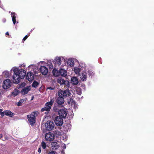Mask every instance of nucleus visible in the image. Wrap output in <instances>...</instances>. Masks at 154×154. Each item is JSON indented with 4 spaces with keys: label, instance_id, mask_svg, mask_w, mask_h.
<instances>
[{
    "label": "nucleus",
    "instance_id": "1",
    "mask_svg": "<svg viewBox=\"0 0 154 154\" xmlns=\"http://www.w3.org/2000/svg\"><path fill=\"white\" fill-rule=\"evenodd\" d=\"M11 71H13L14 75L21 74L22 75V78H24L26 74V71L23 69H19L17 67H13L11 69Z\"/></svg>",
    "mask_w": 154,
    "mask_h": 154
},
{
    "label": "nucleus",
    "instance_id": "2",
    "mask_svg": "<svg viewBox=\"0 0 154 154\" xmlns=\"http://www.w3.org/2000/svg\"><path fill=\"white\" fill-rule=\"evenodd\" d=\"M38 113V112H34L30 115L27 116L28 121L32 125H33L35 122V117L37 116Z\"/></svg>",
    "mask_w": 154,
    "mask_h": 154
},
{
    "label": "nucleus",
    "instance_id": "3",
    "mask_svg": "<svg viewBox=\"0 0 154 154\" xmlns=\"http://www.w3.org/2000/svg\"><path fill=\"white\" fill-rule=\"evenodd\" d=\"M67 60V58L65 57H56L54 60V63L56 65H57L58 66H63V65L62 64V62L63 61H65Z\"/></svg>",
    "mask_w": 154,
    "mask_h": 154
},
{
    "label": "nucleus",
    "instance_id": "4",
    "mask_svg": "<svg viewBox=\"0 0 154 154\" xmlns=\"http://www.w3.org/2000/svg\"><path fill=\"white\" fill-rule=\"evenodd\" d=\"M70 94V91L68 89H66L63 91L60 90L58 91L59 96H61L63 97L69 96Z\"/></svg>",
    "mask_w": 154,
    "mask_h": 154
},
{
    "label": "nucleus",
    "instance_id": "5",
    "mask_svg": "<svg viewBox=\"0 0 154 154\" xmlns=\"http://www.w3.org/2000/svg\"><path fill=\"white\" fill-rule=\"evenodd\" d=\"M54 124L52 121H48L45 125L46 129L48 131H51L54 128Z\"/></svg>",
    "mask_w": 154,
    "mask_h": 154
},
{
    "label": "nucleus",
    "instance_id": "6",
    "mask_svg": "<svg viewBox=\"0 0 154 154\" xmlns=\"http://www.w3.org/2000/svg\"><path fill=\"white\" fill-rule=\"evenodd\" d=\"M54 134L50 132L46 133L45 135L46 140L49 142L52 141L54 140Z\"/></svg>",
    "mask_w": 154,
    "mask_h": 154
},
{
    "label": "nucleus",
    "instance_id": "7",
    "mask_svg": "<svg viewBox=\"0 0 154 154\" xmlns=\"http://www.w3.org/2000/svg\"><path fill=\"white\" fill-rule=\"evenodd\" d=\"M12 83L11 80L9 79H7L4 81L3 83V88L5 89L9 88Z\"/></svg>",
    "mask_w": 154,
    "mask_h": 154
},
{
    "label": "nucleus",
    "instance_id": "8",
    "mask_svg": "<svg viewBox=\"0 0 154 154\" xmlns=\"http://www.w3.org/2000/svg\"><path fill=\"white\" fill-rule=\"evenodd\" d=\"M20 74L14 75L12 77L13 81L14 83L18 84L19 83L22 78V75H20Z\"/></svg>",
    "mask_w": 154,
    "mask_h": 154
},
{
    "label": "nucleus",
    "instance_id": "9",
    "mask_svg": "<svg viewBox=\"0 0 154 154\" xmlns=\"http://www.w3.org/2000/svg\"><path fill=\"white\" fill-rule=\"evenodd\" d=\"M57 82L60 85H64L66 86L69 87V83L67 80H65L61 78H59L57 79Z\"/></svg>",
    "mask_w": 154,
    "mask_h": 154
},
{
    "label": "nucleus",
    "instance_id": "10",
    "mask_svg": "<svg viewBox=\"0 0 154 154\" xmlns=\"http://www.w3.org/2000/svg\"><path fill=\"white\" fill-rule=\"evenodd\" d=\"M87 71H83L81 72L79 75V76L82 81H85L87 80Z\"/></svg>",
    "mask_w": 154,
    "mask_h": 154
},
{
    "label": "nucleus",
    "instance_id": "11",
    "mask_svg": "<svg viewBox=\"0 0 154 154\" xmlns=\"http://www.w3.org/2000/svg\"><path fill=\"white\" fill-rule=\"evenodd\" d=\"M58 114L60 117L65 118L66 116L67 113L66 109H62L58 111Z\"/></svg>",
    "mask_w": 154,
    "mask_h": 154
},
{
    "label": "nucleus",
    "instance_id": "12",
    "mask_svg": "<svg viewBox=\"0 0 154 154\" xmlns=\"http://www.w3.org/2000/svg\"><path fill=\"white\" fill-rule=\"evenodd\" d=\"M55 122L57 126H61L63 123V120L62 118L59 116L57 117L55 120Z\"/></svg>",
    "mask_w": 154,
    "mask_h": 154
},
{
    "label": "nucleus",
    "instance_id": "13",
    "mask_svg": "<svg viewBox=\"0 0 154 154\" xmlns=\"http://www.w3.org/2000/svg\"><path fill=\"white\" fill-rule=\"evenodd\" d=\"M26 78L29 81H32L34 79V75L31 72H29L27 73Z\"/></svg>",
    "mask_w": 154,
    "mask_h": 154
},
{
    "label": "nucleus",
    "instance_id": "14",
    "mask_svg": "<svg viewBox=\"0 0 154 154\" xmlns=\"http://www.w3.org/2000/svg\"><path fill=\"white\" fill-rule=\"evenodd\" d=\"M39 70L44 75H46L48 72V68L45 66H41L39 68Z\"/></svg>",
    "mask_w": 154,
    "mask_h": 154
},
{
    "label": "nucleus",
    "instance_id": "15",
    "mask_svg": "<svg viewBox=\"0 0 154 154\" xmlns=\"http://www.w3.org/2000/svg\"><path fill=\"white\" fill-rule=\"evenodd\" d=\"M66 63L67 66L69 67H72L74 64V59L72 58L68 59Z\"/></svg>",
    "mask_w": 154,
    "mask_h": 154
},
{
    "label": "nucleus",
    "instance_id": "16",
    "mask_svg": "<svg viewBox=\"0 0 154 154\" xmlns=\"http://www.w3.org/2000/svg\"><path fill=\"white\" fill-rule=\"evenodd\" d=\"M51 106L52 105H51L50 104L47 102L46 103L45 106L42 109L41 111L43 112L45 111H49L51 108Z\"/></svg>",
    "mask_w": 154,
    "mask_h": 154
},
{
    "label": "nucleus",
    "instance_id": "17",
    "mask_svg": "<svg viewBox=\"0 0 154 154\" xmlns=\"http://www.w3.org/2000/svg\"><path fill=\"white\" fill-rule=\"evenodd\" d=\"M30 86H28L23 88L21 91L22 94L25 95L27 94L30 90Z\"/></svg>",
    "mask_w": 154,
    "mask_h": 154
},
{
    "label": "nucleus",
    "instance_id": "18",
    "mask_svg": "<svg viewBox=\"0 0 154 154\" xmlns=\"http://www.w3.org/2000/svg\"><path fill=\"white\" fill-rule=\"evenodd\" d=\"M79 66L81 68V70L82 71H87V68L85 63H80L79 64Z\"/></svg>",
    "mask_w": 154,
    "mask_h": 154
},
{
    "label": "nucleus",
    "instance_id": "19",
    "mask_svg": "<svg viewBox=\"0 0 154 154\" xmlns=\"http://www.w3.org/2000/svg\"><path fill=\"white\" fill-rule=\"evenodd\" d=\"M57 103L59 105L62 104L64 102V98L61 96H59L57 100Z\"/></svg>",
    "mask_w": 154,
    "mask_h": 154
},
{
    "label": "nucleus",
    "instance_id": "20",
    "mask_svg": "<svg viewBox=\"0 0 154 154\" xmlns=\"http://www.w3.org/2000/svg\"><path fill=\"white\" fill-rule=\"evenodd\" d=\"M71 82L72 84L76 85L78 83L79 81L76 77H73L71 78Z\"/></svg>",
    "mask_w": 154,
    "mask_h": 154
},
{
    "label": "nucleus",
    "instance_id": "21",
    "mask_svg": "<svg viewBox=\"0 0 154 154\" xmlns=\"http://www.w3.org/2000/svg\"><path fill=\"white\" fill-rule=\"evenodd\" d=\"M60 75L63 76H65L66 75L67 71L63 69H61L59 70Z\"/></svg>",
    "mask_w": 154,
    "mask_h": 154
},
{
    "label": "nucleus",
    "instance_id": "22",
    "mask_svg": "<svg viewBox=\"0 0 154 154\" xmlns=\"http://www.w3.org/2000/svg\"><path fill=\"white\" fill-rule=\"evenodd\" d=\"M4 116L6 115L7 116H8L10 117H12L14 115V114L11 111L9 110L4 111Z\"/></svg>",
    "mask_w": 154,
    "mask_h": 154
},
{
    "label": "nucleus",
    "instance_id": "23",
    "mask_svg": "<svg viewBox=\"0 0 154 154\" xmlns=\"http://www.w3.org/2000/svg\"><path fill=\"white\" fill-rule=\"evenodd\" d=\"M11 17L12 18V20L14 24L16 23V18L17 14L14 12H12L11 13Z\"/></svg>",
    "mask_w": 154,
    "mask_h": 154
},
{
    "label": "nucleus",
    "instance_id": "24",
    "mask_svg": "<svg viewBox=\"0 0 154 154\" xmlns=\"http://www.w3.org/2000/svg\"><path fill=\"white\" fill-rule=\"evenodd\" d=\"M81 70V68L78 66H75L74 68V71L75 72V73L76 74H80V72Z\"/></svg>",
    "mask_w": 154,
    "mask_h": 154
},
{
    "label": "nucleus",
    "instance_id": "25",
    "mask_svg": "<svg viewBox=\"0 0 154 154\" xmlns=\"http://www.w3.org/2000/svg\"><path fill=\"white\" fill-rule=\"evenodd\" d=\"M11 75V72L8 71H5L3 72L2 75L6 78H8Z\"/></svg>",
    "mask_w": 154,
    "mask_h": 154
},
{
    "label": "nucleus",
    "instance_id": "26",
    "mask_svg": "<svg viewBox=\"0 0 154 154\" xmlns=\"http://www.w3.org/2000/svg\"><path fill=\"white\" fill-rule=\"evenodd\" d=\"M63 132L59 131H55L54 133L57 137H60L63 134Z\"/></svg>",
    "mask_w": 154,
    "mask_h": 154
},
{
    "label": "nucleus",
    "instance_id": "27",
    "mask_svg": "<svg viewBox=\"0 0 154 154\" xmlns=\"http://www.w3.org/2000/svg\"><path fill=\"white\" fill-rule=\"evenodd\" d=\"M52 72L53 75L55 76H58L60 75L59 71H58L56 69H53Z\"/></svg>",
    "mask_w": 154,
    "mask_h": 154
},
{
    "label": "nucleus",
    "instance_id": "28",
    "mask_svg": "<svg viewBox=\"0 0 154 154\" xmlns=\"http://www.w3.org/2000/svg\"><path fill=\"white\" fill-rule=\"evenodd\" d=\"M39 84V83L38 82L36 81H34L32 84V86L33 88H36L38 87Z\"/></svg>",
    "mask_w": 154,
    "mask_h": 154
},
{
    "label": "nucleus",
    "instance_id": "29",
    "mask_svg": "<svg viewBox=\"0 0 154 154\" xmlns=\"http://www.w3.org/2000/svg\"><path fill=\"white\" fill-rule=\"evenodd\" d=\"M20 93V91L17 89H15L14 91L12 92V94L14 96L17 95Z\"/></svg>",
    "mask_w": 154,
    "mask_h": 154
},
{
    "label": "nucleus",
    "instance_id": "30",
    "mask_svg": "<svg viewBox=\"0 0 154 154\" xmlns=\"http://www.w3.org/2000/svg\"><path fill=\"white\" fill-rule=\"evenodd\" d=\"M68 103L69 104L71 105H75V102L72 99L70 98L68 101Z\"/></svg>",
    "mask_w": 154,
    "mask_h": 154
},
{
    "label": "nucleus",
    "instance_id": "31",
    "mask_svg": "<svg viewBox=\"0 0 154 154\" xmlns=\"http://www.w3.org/2000/svg\"><path fill=\"white\" fill-rule=\"evenodd\" d=\"M88 72L90 77H92L94 75V73L92 70H88Z\"/></svg>",
    "mask_w": 154,
    "mask_h": 154
},
{
    "label": "nucleus",
    "instance_id": "32",
    "mask_svg": "<svg viewBox=\"0 0 154 154\" xmlns=\"http://www.w3.org/2000/svg\"><path fill=\"white\" fill-rule=\"evenodd\" d=\"M47 65L49 67L50 69H52L53 68V66L51 63L50 62H48L47 63Z\"/></svg>",
    "mask_w": 154,
    "mask_h": 154
},
{
    "label": "nucleus",
    "instance_id": "33",
    "mask_svg": "<svg viewBox=\"0 0 154 154\" xmlns=\"http://www.w3.org/2000/svg\"><path fill=\"white\" fill-rule=\"evenodd\" d=\"M36 67V66L35 65L32 64L29 66L28 67V70H30V69H34V68Z\"/></svg>",
    "mask_w": 154,
    "mask_h": 154
},
{
    "label": "nucleus",
    "instance_id": "34",
    "mask_svg": "<svg viewBox=\"0 0 154 154\" xmlns=\"http://www.w3.org/2000/svg\"><path fill=\"white\" fill-rule=\"evenodd\" d=\"M54 99L53 98H51V99L50 101L48 102L49 104H50L51 105H52L53 103H54Z\"/></svg>",
    "mask_w": 154,
    "mask_h": 154
},
{
    "label": "nucleus",
    "instance_id": "35",
    "mask_svg": "<svg viewBox=\"0 0 154 154\" xmlns=\"http://www.w3.org/2000/svg\"><path fill=\"white\" fill-rule=\"evenodd\" d=\"M41 146L43 149H45L46 147V145L45 143L43 141L41 143Z\"/></svg>",
    "mask_w": 154,
    "mask_h": 154
},
{
    "label": "nucleus",
    "instance_id": "36",
    "mask_svg": "<svg viewBox=\"0 0 154 154\" xmlns=\"http://www.w3.org/2000/svg\"><path fill=\"white\" fill-rule=\"evenodd\" d=\"M24 100H21L19 101L17 104V105L18 106H21L22 104V103L23 102Z\"/></svg>",
    "mask_w": 154,
    "mask_h": 154
},
{
    "label": "nucleus",
    "instance_id": "37",
    "mask_svg": "<svg viewBox=\"0 0 154 154\" xmlns=\"http://www.w3.org/2000/svg\"><path fill=\"white\" fill-rule=\"evenodd\" d=\"M29 35H26L23 38L22 40V42H24V41L25 40H26L27 39Z\"/></svg>",
    "mask_w": 154,
    "mask_h": 154
},
{
    "label": "nucleus",
    "instance_id": "38",
    "mask_svg": "<svg viewBox=\"0 0 154 154\" xmlns=\"http://www.w3.org/2000/svg\"><path fill=\"white\" fill-rule=\"evenodd\" d=\"M2 109H0V115L2 116H4V111L2 112Z\"/></svg>",
    "mask_w": 154,
    "mask_h": 154
},
{
    "label": "nucleus",
    "instance_id": "39",
    "mask_svg": "<svg viewBox=\"0 0 154 154\" xmlns=\"http://www.w3.org/2000/svg\"><path fill=\"white\" fill-rule=\"evenodd\" d=\"M76 93L77 94L79 95H81L82 94L81 91L79 89L76 90Z\"/></svg>",
    "mask_w": 154,
    "mask_h": 154
},
{
    "label": "nucleus",
    "instance_id": "40",
    "mask_svg": "<svg viewBox=\"0 0 154 154\" xmlns=\"http://www.w3.org/2000/svg\"><path fill=\"white\" fill-rule=\"evenodd\" d=\"M48 154H57V153L54 151H51Z\"/></svg>",
    "mask_w": 154,
    "mask_h": 154
},
{
    "label": "nucleus",
    "instance_id": "41",
    "mask_svg": "<svg viewBox=\"0 0 154 154\" xmlns=\"http://www.w3.org/2000/svg\"><path fill=\"white\" fill-rule=\"evenodd\" d=\"M54 88L50 87H48L47 88V90H48V89L54 90Z\"/></svg>",
    "mask_w": 154,
    "mask_h": 154
},
{
    "label": "nucleus",
    "instance_id": "42",
    "mask_svg": "<svg viewBox=\"0 0 154 154\" xmlns=\"http://www.w3.org/2000/svg\"><path fill=\"white\" fill-rule=\"evenodd\" d=\"M38 152L39 153H40L41 152V147H40L39 148L38 150Z\"/></svg>",
    "mask_w": 154,
    "mask_h": 154
},
{
    "label": "nucleus",
    "instance_id": "43",
    "mask_svg": "<svg viewBox=\"0 0 154 154\" xmlns=\"http://www.w3.org/2000/svg\"><path fill=\"white\" fill-rule=\"evenodd\" d=\"M25 64H21V65H20V66H19L20 67H25Z\"/></svg>",
    "mask_w": 154,
    "mask_h": 154
},
{
    "label": "nucleus",
    "instance_id": "44",
    "mask_svg": "<svg viewBox=\"0 0 154 154\" xmlns=\"http://www.w3.org/2000/svg\"><path fill=\"white\" fill-rule=\"evenodd\" d=\"M45 63V62L44 61H41L40 62H39V64H42Z\"/></svg>",
    "mask_w": 154,
    "mask_h": 154
},
{
    "label": "nucleus",
    "instance_id": "45",
    "mask_svg": "<svg viewBox=\"0 0 154 154\" xmlns=\"http://www.w3.org/2000/svg\"><path fill=\"white\" fill-rule=\"evenodd\" d=\"M3 136L2 134H0V139Z\"/></svg>",
    "mask_w": 154,
    "mask_h": 154
},
{
    "label": "nucleus",
    "instance_id": "46",
    "mask_svg": "<svg viewBox=\"0 0 154 154\" xmlns=\"http://www.w3.org/2000/svg\"><path fill=\"white\" fill-rule=\"evenodd\" d=\"M6 35H9V34L8 32H6Z\"/></svg>",
    "mask_w": 154,
    "mask_h": 154
},
{
    "label": "nucleus",
    "instance_id": "47",
    "mask_svg": "<svg viewBox=\"0 0 154 154\" xmlns=\"http://www.w3.org/2000/svg\"><path fill=\"white\" fill-rule=\"evenodd\" d=\"M3 21L4 22H5L6 21V20L5 19H3Z\"/></svg>",
    "mask_w": 154,
    "mask_h": 154
},
{
    "label": "nucleus",
    "instance_id": "48",
    "mask_svg": "<svg viewBox=\"0 0 154 154\" xmlns=\"http://www.w3.org/2000/svg\"><path fill=\"white\" fill-rule=\"evenodd\" d=\"M74 105V106H75V107H77V105L76 104H75V105Z\"/></svg>",
    "mask_w": 154,
    "mask_h": 154
},
{
    "label": "nucleus",
    "instance_id": "49",
    "mask_svg": "<svg viewBox=\"0 0 154 154\" xmlns=\"http://www.w3.org/2000/svg\"><path fill=\"white\" fill-rule=\"evenodd\" d=\"M33 30V29H32V30H31V31H30V33H31V32H32V31Z\"/></svg>",
    "mask_w": 154,
    "mask_h": 154
},
{
    "label": "nucleus",
    "instance_id": "50",
    "mask_svg": "<svg viewBox=\"0 0 154 154\" xmlns=\"http://www.w3.org/2000/svg\"><path fill=\"white\" fill-rule=\"evenodd\" d=\"M17 23H18V22H17Z\"/></svg>",
    "mask_w": 154,
    "mask_h": 154
}]
</instances>
